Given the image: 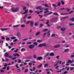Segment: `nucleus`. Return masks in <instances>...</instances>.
Here are the masks:
<instances>
[{"label": "nucleus", "instance_id": "obj_1", "mask_svg": "<svg viewBox=\"0 0 74 74\" xmlns=\"http://www.w3.org/2000/svg\"><path fill=\"white\" fill-rule=\"evenodd\" d=\"M41 7H42L41 6L36 7V10L40 9V10H41L40 12H38L37 11H35L36 12H37V13H38V14H40V13L43 12V10H44V8H41Z\"/></svg>", "mask_w": 74, "mask_h": 74}, {"label": "nucleus", "instance_id": "obj_2", "mask_svg": "<svg viewBox=\"0 0 74 74\" xmlns=\"http://www.w3.org/2000/svg\"><path fill=\"white\" fill-rule=\"evenodd\" d=\"M19 8L17 7L15 9L14 8H12V10L13 12H16V11H18V10H19Z\"/></svg>", "mask_w": 74, "mask_h": 74}, {"label": "nucleus", "instance_id": "obj_3", "mask_svg": "<svg viewBox=\"0 0 74 74\" xmlns=\"http://www.w3.org/2000/svg\"><path fill=\"white\" fill-rule=\"evenodd\" d=\"M4 55L6 57L8 58H11L12 57V56H9V54L7 53H5L4 54Z\"/></svg>", "mask_w": 74, "mask_h": 74}, {"label": "nucleus", "instance_id": "obj_4", "mask_svg": "<svg viewBox=\"0 0 74 74\" xmlns=\"http://www.w3.org/2000/svg\"><path fill=\"white\" fill-rule=\"evenodd\" d=\"M62 61H58L57 62H56V64H55V66H57V65L59 64V63L60 64H62Z\"/></svg>", "mask_w": 74, "mask_h": 74}, {"label": "nucleus", "instance_id": "obj_5", "mask_svg": "<svg viewBox=\"0 0 74 74\" xmlns=\"http://www.w3.org/2000/svg\"><path fill=\"white\" fill-rule=\"evenodd\" d=\"M46 45H47V44H46V43H43V44H40L38 46L40 47H41L43 46L44 47H45V46H46Z\"/></svg>", "mask_w": 74, "mask_h": 74}, {"label": "nucleus", "instance_id": "obj_6", "mask_svg": "<svg viewBox=\"0 0 74 74\" xmlns=\"http://www.w3.org/2000/svg\"><path fill=\"white\" fill-rule=\"evenodd\" d=\"M53 14V12H51L49 13H47V14H44V16H47V15H51V14Z\"/></svg>", "mask_w": 74, "mask_h": 74}, {"label": "nucleus", "instance_id": "obj_7", "mask_svg": "<svg viewBox=\"0 0 74 74\" xmlns=\"http://www.w3.org/2000/svg\"><path fill=\"white\" fill-rule=\"evenodd\" d=\"M8 29H10L9 28H1V30H2V31H4V30H7Z\"/></svg>", "mask_w": 74, "mask_h": 74}, {"label": "nucleus", "instance_id": "obj_8", "mask_svg": "<svg viewBox=\"0 0 74 74\" xmlns=\"http://www.w3.org/2000/svg\"><path fill=\"white\" fill-rule=\"evenodd\" d=\"M34 47V45H30L29 46V48H30L31 49H32V48H33Z\"/></svg>", "mask_w": 74, "mask_h": 74}, {"label": "nucleus", "instance_id": "obj_9", "mask_svg": "<svg viewBox=\"0 0 74 74\" xmlns=\"http://www.w3.org/2000/svg\"><path fill=\"white\" fill-rule=\"evenodd\" d=\"M73 62H74L73 61H71V60H70L68 61L67 63H73Z\"/></svg>", "mask_w": 74, "mask_h": 74}, {"label": "nucleus", "instance_id": "obj_10", "mask_svg": "<svg viewBox=\"0 0 74 74\" xmlns=\"http://www.w3.org/2000/svg\"><path fill=\"white\" fill-rule=\"evenodd\" d=\"M69 21H71L72 22H74V17L72 18L69 19Z\"/></svg>", "mask_w": 74, "mask_h": 74}, {"label": "nucleus", "instance_id": "obj_11", "mask_svg": "<svg viewBox=\"0 0 74 74\" xmlns=\"http://www.w3.org/2000/svg\"><path fill=\"white\" fill-rule=\"evenodd\" d=\"M37 59L38 60H42V57H39Z\"/></svg>", "mask_w": 74, "mask_h": 74}, {"label": "nucleus", "instance_id": "obj_12", "mask_svg": "<svg viewBox=\"0 0 74 74\" xmlns=\"http://www.w3.org/2000/svg\"><path fill=\"white\" fill-rule=\"evenodd\" d=\"M50 56H54V54L52 52L51 53L49 54Z\"/></svg>", "mask_w": 74, "mask_h": 74}, {"label": "nucleus", "instance_id": "obj_13", "mask_svg": "<svg viewBox=\"0 0 74 74\" xmlns=\"http://www.w3.org/2000/svg\"><path fill=\"white\" fill-rule=\"evenodd\" d=\"M13 55H14V56H18V57H19V55H18V54L17 53H16L15 54H13Z\"/></svg>", "mask_w": 74, "mask_h": 74}, {"label": "nucleus", "instance_id": "obj_14", "mask_svg": "<svg viewBox=\"0 0 74 74\" xmlns=\"http://www.w3.org/2000/svg\"><path fill=\"white\" fill-rule=\"evenodd\" d=\"M15 38H16V37L14 36L11 37L10 38L11 40H14V39H15Z\"/></svg>", "mask_w": 74, "mask_h": 74}, {"label": "nucleus", "instance_id": "obj_15", "mask_svg": "<svg viewBox=\"0 0 74 74\" xmlns=\"http://www.w3.org/2000/svg\"><path fill=\"white\" fill-rule=\"evenodd\" d=\"M28 12V10H26L25 11V12L23 13V14H27Z\"/></svg>", "mask_w": 74, "mask_h": 74}, {"label": "nucleus", "instance_id": "obj_16", "mask_svg": "<svg viewBox=\"0 0 74 74\" xmlns=\"http://www.w3.org/2000/svg\"><path fill=\"white\" fill-rule=\"evenodd\" d=\"M18 64H16V69H19V67L18 66Z\"/></svg>", "mask_w": 74, "mask_h": 74}, {"label": "nucleus", "instance_id": "obj_17", "mask_svg": "<svg viewBox=\"0 0 74 74\" xmlns=\"http://www.w3.org/2000/svg\"><path fill=\"white\" fill-rule=\"evenodd\" d=\"M61 4L62 5H63L64 4V1L62 0L61 1Z\"/></svg>", "mask_w": 74, "mask_h": 74}, {"label": "nucleus", "instance_id": "obj_18", "mask_svg": "<svg viewBox=\"0 0 74 74\" xmlns=\"http://www.w3.org/2000/svg\"><path fill=\"white\" fill-rule=\"evenodd\" d=\"M69 51V49H65L64 50V52H68V51Z\"/></svg>", "mask_w": 74, "mask_h": 74}, {"label": "nucleus", "instance_id": "obj_19", "mask_svg": "<svg viewBox=\"0 0 74 74\" xmlns=\"http://www.w3.org/2000/svg\"><path fill=\"white\" fill-rule=\"evenodd\" d=\"M48 55H49V53H46L45 55L44 56V57L45 58V57H46V56H48Z\"/></svg>", "mask_w": 74, "mask_h": 74}, {"label": "nucleus", "instance_id": "obj_20", "mask_svg": "<svg viewBox=\"0 0 74 74\" xmlns=\"http://www.w3.org/2000/svg\"><path fill=\"white\" fill-rule=\"evenodd\" d=\"M50 33V31H49L46 34L47 35V36H49L50 35V34L49 33Z\"/></svg>", "mask_w": 74, "mask_h": 74}, {"label": "nucleus", "instance_id": "obj_21", "mask_svg": "<svg viewBox=\"0 0 74 74\" xmlns=\"http://www.w3.org/2000/svg\"><path fill=\"white\" fill-rule=\"evenodd\" d=\"M60 47V45H56L55 46V48H58L59 47Z\"/></svg>", "mask_w": 74, "mask_h": 74}, {"label": "nucleus", "instance_id": "obj_22", "mask_svg": "<svg viewBox=\"0 0 74 74\" xmlns=\"http://www.w3.org/2000/svg\"><path fill=\"white\" fill-rule=\"evenodd\" d=\"M31 26H33L34 25V23L32 21L31 22Z\"/></svg>", "mask_w": 74, "mask_h": 74}, {"label": "nucleus", "instance_id": "obj_23", "mask_svg": "<svg viewBox=\"0 0 74 74\" xmlns=\"http://www.w3.org/2000/svg\"><path fill=\"white\" fill-rule=\"evenodd\" d=\"M66 30V29L64 28H61V30L62 31H64Z\"/></svg>", "mask_w": 74, "mask_h": 74}, {"label": "nucleus", "instance_id": "obj_24", "mask_svg": "<svg viewBox=\"0 0 74 74\" xmlns=\"http://www.w3.org/2000/svg\"><path fill=\"white\" fill-rule=\"evenodd\" d=\"M44 66L45 67H48V64H45Z\"/></svg>", "mask_w": 74, "mask_h": 74}, {"label": "nucleus", "instance_id": "obj_25", "mask_svg": "<svg viewBox=\"0 0 74 74\" xmlns=\"http://www.w3.org/2000/svg\"><path fill=\"white\" fill-rule=\"evenodd\" d=\"M40 32H38L35 35L36 36H37V35H38V34H40Z\"/></svg>", "mask_w": 74, "mask_h": 74}, {"label": "nucleus", "instance_id": "obj_26", "mask_svg": "<svg viewBox=\"0 0 74 74\" xmlns=\"http://www.w3.org/2000/svg\"><path fill=\"white\" fill-rule=\"evenodd\" d=\"M67 18V16H65L64 17H62V18H60V21H62V19H64L65 18Z\"/></svg>", "mask_w": 74, "mask_h": 74}, {"label": "nucleus", "instance_id": "obj_27", "mask_svg": "<svg viewBox=\"0 0 74 74\" xmlns=\"http://www.w3.org/2000/svg\"><path fill=\"white\" fill-rule=\"evenodd\" d=\"M20 26V25H14V27H19Z\"/></svg>", "mask_w": 74, "mask_h": 74}, {"label": "nucleus", "instance_id": "obj_28", "mask_svg": "<svg viewBox=\"0 0 74 74\" xmlns=\"http://www.w3.org/2000/svg\"><path fill=\"white\" fill-rule=\"evenodd\" d=\"M42 65V64H41L40 65H39V66H37V68H40V67H41V66Z\"/></svg>", "mask_w": 74, "mask_h": 74}, {"label": "nucleus", "instance_id": "obj_29", "mask_svg": "<svg viewBox=\"0 0 74 74\" xmlns=\"http://www.w3.org/2000/svg\"><path fill=\"white\" fill-rule=\"evenodd\" d=\"M34 46L35 47V46H36V45H37V43L36 42H34Z\"/></svg>", "mask_w": 74, "mask_h": 74}, {"label": "nucleus", "instance_id": "obj_30", "mask_svg": "<svg viewBox=\"0 0 74 74\" xmlns=\"http://www.w3.org/2000/svg\"><path fill=\"white\" fill-rule=\"evenodd\" d=\"M10 40V38H9L8 37L6 38V41H9Z\"/></svg>", "mask_w": 74, "mask_h": 74}, {"label": "nucleus", "instance_id": "obj_31", "mask_svg": "<svg viewBox=\"0 0 74 74\" xmlns=\"http://www.w3.org/2000/svg\"><path fill=\"white\" fill-rule=\"evenodd\" d=\"M37 42H42V40H37Z\"/></svg>", "mask_w": 74, "mask_h": 74}, {"label": "nucleus", "instance_id": "obj_32", "mask_svg": "<svg viewBox=\"0 0 74 74\" xmlns=\"http://www.w3.org/2000/svg\"><path fill=\"white\" fill-rule=\"evenodd\" d=\"M25 48H23L22 49H21V52H24V51H25Z\"/></svg>", "mask_w": 74, "mask_h": 74}, {"label": "nucleus", "instance_id": "obj_33", "mask_svg": "<svg viewBox=\"0 0 74 74\" xmlns=\"http://www.w3.org/2000/svg\"><path fill=\"white\" fill-rule=\"evenodd\" d=\"M18 63H21V60L19 59L18 61Z\"/></svg>", "mask_w": 74, "mask_h": 74}, {"label": "nucleus", "instance_id": "obj_34", "mask_svg": "<svg viewBox=\"0 0 74 74\" xmlns=\"http://www.w3.org/2000/svg\"><path fill=\"white\" fill-rule=\"evenodd\" d=\"M21 34V33H20V32H18L17 34V36H18V37H19V34Z\"/></svg>", "mask_w": 74, "mask_h": 74}, {"label": "nucleus", "instance_id": "obj_35", "mask_svg": "<svg viewBox=\"0 0 74 74\" xmlns=\"http://www.w3.org/2000/svg\"><path fill=\"white\" fill-rule=\"evenodd\" d=\"M73 12H74L73 11H71L69 12V14H72Z\"/></svg>", "mask_w": 74, "mask_h": 74}, {"label": "nucleus", "instance_id": "obj_36", "mask_svg": "<svg viewBox=\"0 0 74 74\" xmlns=\"http://www.w3.org/2000/svg\"><path fill=\"white\" fill-rule=\"evenodd\" d=\"M49 12V10H47L44 12V13L45 14L46 13H48V12Z\"/></svg>", "mask_w": 74, "mask_h": 74}, {"label": "nucleus", "instance_id": "obj_37", "mask_svg": "<svg viewBox=\"0 0 74 74\" xmlns=\"http://www.w3.org/2000/svg\"><path fill=\"white\" fill-rule=\"evenodd\" d=\"M61 4L60 2H58V6H60V5Z\"/></svg>", "mask_w": 74, "mask_h": 74}, {"label": "nucleus", "instance_id": "obj_38", "mask_svg": "<svg viewBox=\"0 0 74 74\" xmlns=\"http://www.w3.org/2000/svg\"><path fill=\"white\" fill-rule=\"evenodd\" d=\"M32 69H33L32 70L33 71H34V70H35V69H36V68H35V67L34 66L33 67Z\"/></svg>", "mask_w": 74, "mask_h": 74}, {"label": "nucleus", "instance_id": "obj_39", "mask_svg": "<svg viewBox=\"0 0 74 74\" xmlns=\"http://www.w3.org/2000/svg\"><path fill=\"white\" fill-rule=\"evenodd\" d=\"M27 39H28L27 38L23 39L22 40H23V41H26V40H27Z\"/></svg>", "mask_w": 74, "mask_h": 74}, {"label": "nucleus", "instance_id": "obj_40", "mask_svg": "<svg viewBox=\"0 0 74 74\" xmlns=\"http://www.w3.org/2000/svg\"><path fill=\"white\" fill-rule=\"evenodd\" d=\"M53 14L55 15H58V14L57 13H53Z\"/></svg>", "mask_w": 74, "mask_h": 74}, {"label": "nucleus", "instance_id": "obj_41", "mask_svg": "<svg viewBox=\"0 0 74 74\" xmlns=\"http://www.w3.org/2000/svg\"><path fill=\"white\" fill-rule=\"evenodd\" d=\"M21 27H25V25H22L21 26Z\"/></svg>", "mask_w": 74, "mask_h": 74}, {"label": "nucleus", "instance_id": "obj_42", "mask_svg": "<svg viewBox=\"0 0 74 74\" xmlns=\"http://www.w3.org/2000/svg\"><path fill=\"white\" fill-rule=\"evenodd\" d=\"M18 49H17L15 50L14 51V52H18Z\"/></svg>", "mask_w": 74, "mask_h": 74}, {"label": "nucleus", "instance_id": "obj_43", "mask_svg": "<svg viewBox=\"0 0 74 74\" xmlns=\"http://www.w3.org/2000/svg\"><path fill=\"white\" fill-rule=\"evenodd\" d=\"M65 69H66V70L67 71H68L69 70V67H66Z\"/></svg>", "mask_w": 74, "mask_h": 74}, {"label": "nucleus", "instance_id": "obj_44", "mask_svg": "<svg viewBox=\"0 0 74 74\" xmlns=\"http://www.w3.org/2000/svg\"><path fill=\"white\" fill-rule=\"evenodd\" d=\"M33 57L34 59H36V55H34L33 56Z\"/></svg>", "mask_w": 74, "mask_h": 74}, {"label": "nucleus", "instance_id": "obj_45", "mask_svg": "<svg viewBox=\"0 0 74 74\" xmlns=\"http://www.w3.org/2000/svg\"><path fill=\"white\" fill-rule=\"evenodd\" d=\"M44 6H45V7H48V5L47 4H45L44 5Z\"/></svg>", "mask_w": 74, "mask_h": 74}, {"label": "nucleus", "instance_id": "obj_46", "mask_svg": "<svg viewBox=\"0 0 74 74\" xmlns=\"http://www.w3.org/2000/svg\"><path fill=\"white\" fill-rule=\"evenodd\" d=\"M27 71H28V69H27L25 70L24 71V73H26V72H27Z\"/></svg>", "mask_w": 74, "mask_h": 74}, {"label": "nucleus", "instance_id": "obj_47", "mask_svg": "<svg viewBox=\"0 0 74 74\" xmlns=\"http://www.w3.org/2000/svg\"><path fill=\"white\" fill-rule=\"evenodd\" d=\"M48 30V29H46L43 30V32H46V31H47Z\"/></svg>", "mask_w": 74, "mask_h": 74}, {"label": "nucleus", "instance_id": "obj_48", "mask_svg": "<svg viewBox=\"0 0 74 74\" xmlns=\"http://www.w3.org/2000/svg\"><path fill=\"white\" fill-rule=\"evenodd\" d=\"M5 61H6V62H8V61H9V60L8 59L6 58L5 59Z\"/></svg>", "mask_w": 74, "mask_h": 74}, {"label": "nucleus", "instance_id": "obj_49", "mask_svg": "<svg viewBox=\"0 0 74 74\" xmlns=\"http://www.w3.org/2000/svg\"><path fill=\"white\" fill-rule=\"evenodd\" d=\"M17 39H15L13 40V41H14V42H16L17 41Z\"/></svg>", "mask_w": 74, "mask_h": 74}, {"label": "nucleus", "instance_id": "obj_50", "mask_svg": "<svg viewBox=\"0 0 74 74\" xmlns=\"http://www.w3.org/2000/svg\"><path fill=\"white\" fill-rule=\"evenodd\" d=\"M58 19V18L57 17H56V18H53V19L54 21H55L56 20H57V19Z\"/></svg>", "mask_w": 74, "mask_h": 74}, {"label": "nucleus", "instance_id": "obj_51", "mask_svg": "<svg viewBox=\"0 0 74 74\" xmlns=\"http://www.w3.org/2000/svg\"><path fill=\"white\" fill-rule=\"evenodd\" d=\"M1 73H3L4 72V70L3 69L1 70Z\"/></svg>", "mask_w": 74, "mask_h": 74}, {"label": "nucleus", "instance_id": "obj_52", "mask_svg": "<svg viewBox=\"0 0 74 74\" xmlns=\"http://www.w3.org/2000/svg\"><path fill=\"white\" fill-rule=\"evenodd\" d=\"M29 66H32V64L31 62H30L29 63Z\"/></svg>", "mask_w": 74, "mask_h": 74}, {"label": "nucleus", "instance_id": "obj_53", "mask_svg": "<svg viewBox=\"0 0 74 74\" xmlns=\"http://www.w3.org/2000/svg\"><path fill=\"white\" fill-rule=\"evenodd\" d=\"M61 69H60L59 71H56V72L57 73H58V72L60 73V72H61Z\"/></svg>", "mask_w": 74, "mask_h": 74}, {"label": "nucleus", "instance_id": "obj_54", "mask_svg": "<svg viewBox=\"0 0 74 74\" xmlns=\"http://www.w3.org/2000/svg\"><path fill=\"white\" fill-rule=\"evenodd\" d=\"M29 23H30V21L27 22L26 23L27 24H29Z\"/></svg>", "mask_w": 74, "mask_h": 74}, {"label": "nucleus", "instance_id": "obj_55", "mask_svg": "<svg viewBox=\"0 0 74 74\" xmlns=\"http://www.w3.org/2000/svg\"><path fill=\"white\" fill-rule=\"evenodd\" d=\"M70 69L71 70H73V67H71L70 68Z\"/></svg>", "mask_w": 74, "mask_h": 74}, {"label": "nucleus", "instance_id": "obj_56", "mask_svg": "<svg viewBox=\"0 0 74 74\" xmlns=\"http://www.w3.org/2000/svg\"><path fill=\"white\" fill-rule=\"evenodd\" d=\"M44 10H45V11H48V8H46V9H45Z\"/></svg>", "mask_w": 74, "mask_h": 74}, {"label": "nucleus", "instance_id": "obj_57", "mask_svg": "<svg viewBox=\"0 0 74 74\" xmlns=\"http://www.w3.org/2000/svg\"><path fill=\"white\" fill-rule=\"evenodd\" d=\"M39 16L40 18H42V16L41 15H39Z\"/></svg>", "mask_w": 74, "mask_h": 74}, {"label": "nucleus", "instance_id": "obj_58", "mask_svg": "<svg viewBox=\"0 0 74 74\" xmlns=\"http://www.w3.org/2000/svg\"><path fill=\"white\" fill-rule=\"evenodd\" d=\"M35 26H37L38 25V23H35Z\"/></svg>", "mask_w": 74, "mask_h": 74}, {"label": "nucleus", "instance_id": "obj_59", "mask_svg": "<svg viewBox=\"0 0 74 74\" xmlns=\"http://www.w3.org/2000/svg\"><path fill=\"white\" fill-rule=\"evenodd\" d=\"M25 62H29V60H25Z\"/></svg>", "mask_w": 74, "mask_h": 74}, {"label": "nucleus", "instance_id": "obj_60", "mask_svg": "<svg viewBox=\"0 0 74 74\" xmlns=\"http://www.w3.org/2000/svg\"><path fill=\"white\" fill-rule=\"evenodd\" d=\"M27 44H32V42H28L27 43Z\"/></svg>", "mask_w": 74, "mask_h": 74}, {"label": "nucleus", "instance_id": "obj_61", "mask_svg": "<svg viewBox=\"0 0 74 74\" xmlns=\"http://www.w3.org/2000/svg\"><path fill=\"white\" fill-rule=\"evenodd\" d=\"M52 5H53V7H56V5H55V4H53Z\"/></svg>", "mask_w": 74, "mask_h": 74}, {"label": "nucleus", "instance_id": "obj_62", "mask_svg": "<svg viewBox=\"0 0 74 74\" xmlns=\"http://www.w3.org/2000/svg\"><path fill=\"white\" fill-rule=\"evenodd\" d=\"M1 38V39H5V38H4V37L3 36H2Z\"/></svg>", "mask_w": 74, "mask_h": 74}, {"label": "nucleus", "instance_id": "obj_63", "mask_svg": "<svg viewBox=\"0 0 74 74\" xmlns=\"http://www.w3.org/2000/svg\"><path fill=\"white\" fill-rule=\"evenodd\" d=\"M55 36V34H53L51 35V37H52V36Z\"/></svg>", "mask_w": 74, "mask_h": 74}, {"label": "nucleus", "instance_id": "obj_64", "mask_svg": "<svg viewBox=\"0 0 74 74\" xmlns=\"http://www.w3.org/2000/svg\"><path fill=\"white\" fill-rule=\"evenodd\" d=\"M67 73V71H64V73L65 74H66V73Z\"/></svg>", "mask_w": 74, "mask_h": 74}]
</instances>
